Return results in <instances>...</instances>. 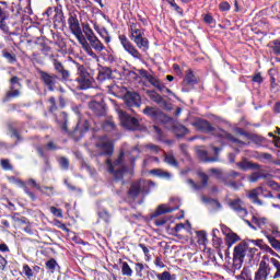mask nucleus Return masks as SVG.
<instances>
[{
	"label": "nucleus",
	"instance_id": "nucleus-7",
	"mask_svg": "<svg viewBox=\"0 0 280 280\" xmlns=\"http://www.w3.org/2000/svg\"><path fill=\"white\" fill-rule=\"evenodd\" d=\"M118 38H119L120 45L122 46L125 51H127V54H129V56H131L136 60H141V58H143L141 52H139L137 47H135V45H132V43H130V39H128V37H126V35H119Z\"/></svg>",
	"mask_w": 280,
	"mask_h": 280
},
{
	"label": "nucleus",
	"instance_id": "nucleus-33",
	"mask_svg": "<svg viewBox=\"0 0 280 280\" xmlns=\"http://www.w3.org/2000/svg\"><path fill=\"white\" fill-rule=\"evenodd\" d=\"M252 222H253V224H256L258 226V229H264V226H266V224L268 222V219L253 217Z\"/></svg>",
	"mask_w": 280,
	"mask_h": 280
},
{
	"label": "nucleus",
	"instance_id": "nucleus-52",
	"mask_svg": "<svg viewBox=\"0 0 280 280\" xmlns=\"http://www.w3.org/2000/svg\"><path fill=\"white\" fill-rule=\"evenodd\" d=\"M57 266H58V262H56L55 259H50L46 262V268H48V270H51V272H54V270H56Z\"/></svg>",
	"mask_w": 280,
	"mask_h": 280
},
{
	"label": "nucleus",
	"instance_id": "nucleus-6",
	"mask_svg": "<svg viewBox=\"0 0 280 280\" xmlns=\"http://www.w3.org/2000/svg\"><path fill=\"white\" fill-rule=\"evenodd\" d=\"M259 196H262L264 198H272V192H267L264 188V186H258L252 190L248 191L247 198L252 200L254 205H258L261 207L264 205V201L259 199Z\"/></svg>",
	"mask_w": 280,
	"mask_h": 280
},
{
	"label": "nucleus",
	"instance_id": "nucleus-18",
	"mask_svg": "<svg viewBox=\"0 0 280 280\" xmlns=\"http://www.w3.org/2000/svg\"><path fill=\"white\" fill-rule=\"evenodd\" d=\"M8 180L12 185H18L19 187H22L24 189L25 194L31 197V199L36 200V196H34V192L30 191V188H27V186L25 185V183H23V180L16 178L14 176L8 177Z\"/></svg>",
	"mask_w": 280,
	"mask_h": 280
},
{
	"label": "nucleus",
	"instance_id": "nucleus-45",
	"mask_svg": "<svg viewBox=\"0 0 280 280\" xmlns=\"http://www.w3.org/2000/svg\"><path fill=\"white\" fill-rule=\"evenodd\" d=\"M98 218L104 222H110V214L106 210L98 211Z\"/></svg>",
	"mask_w": 280,
	"mask_h": 280
},
{
	"label": "nucleus",
	"instance_id": "nucleus-63",
	"mask_svg": "<svg viewBox=\"0 0 280 280\" xmlns=\"http://www.w3.org/2000/svg\"><path fill=\"white\" fill-rule=\"evenodd\" d=\"M0 30L1 32H4V34H7L8 30H10L5 23V20H0Z\"/></svg>",
	"mask_w": 280,
	"mask_h": 280
},
{
	"label": "nucleus",
	"instance_id": "nucleus-35",
	"mask_svg": "<svg viewBox=\"0 0 280 280\" xmlns=\"http://www.w3.org/2000/svg\"><path fill=\"white\" fill-rule=\"evenodd\" d=\"M121 273L124 277L132 276V268H130V265H128L126 261L121 264Z\"/></svg>",
	"mask_w": 280,
	"mask_h": 280
},
{
	"label": "nucleus",
	"instance_id": "nucleus-1",
	"mask_svg": "<svg viewBox=\"0 0 280 280\" xmlns=\"http://www.w3.org/2000/svg\"><path fill=\"white\" fill-rule=\"evenodd\" d=\"M195 126L198 130H201L202 132H209L210 135H218L221 139H226L230 143H233L234 145H238V148H242L244 145V142L237 138H235L233 135L222 130L217 129L215 127L211 126V122L208 120H197L195 122Z\"/></svg>",
	"mask_w": 280,
	"mask_h": 280
},
{
	"label": "nucleus",
	"instance_id": "nucleus-12",
	"mask_svg": "<svg viewBox=\"0 0 280 280\" xmlns=\"http://www.w3.org/2000/svg\"><path fill=\"white\" fill-rule=\"evenodd\" d=\"M38 74L42 82H44L45 86H47L48 91H54V86H56L58 77L56 74H50L49 72H45L43 70H39Z\"/></svg>",
	"mask_w": 280,
	"mask_h": 280
},
{
	"label": "nucleus",
	"instance_id": "nucleus-53",
	"mask_svg": "<svg viewBox=\"0 0 280 280\" xmlns=\"http://www.w3.org/2000/svg\"><path fill=\"white\" fill-rule=\"evenodd\" d=\"M147 150H150L152 154H159V152L161 151V148H159V145L150 143V144H147Z\"/></svg>",
	"mask_w": 280,
	"mask_h": 280
},
{
	"label": "nucleus",
	"instance_id": "nucleus-17",
	"mask_svg": "<svg viewBox=\"0 0 280 280\" xmlns=\"http://www.w3.org/2000/svg\"><path fill=\"white\" fill-rule=\"evenodd\" d=\"M199 178L201 180L200 186H198V184H196L194 179H187L186 183L187 185H189L191 189H195V190L202 189V187H207V183L209 182V176H207V174L205 173H199Z\"/></svg>",
	"mask_w": 280,
	"mask_h": 280
},
{
	"label": "nucleus",
	"instance_id": "nucleus-20",
	"mask_svg": "<svg viewBox=\"0 0 280 280\" xmlns=\"http://www.w3.org/2000/svg\"><path fill=\"white\" fill-rule=\"evenodd\" d=\"M142 191H143V183L135 182L128 191L129 198H137V196H139Z\"/></svg>",
	"mask_w": 280,
	"mask_h": 280
},
{
	"label": "nucleus",
	"instance_id": "nucleus-43",
	"mask_svg": "<svg viewBox=\"0 0 280 280\" xmlns=\"http://www.w3.org/2000/svg\"><path fill=\"white\" fill-rule=\"evenodd\" d=\"M197 242L198 244H207V232L205 231H199L197 232Z\"/></svg>",
	"mask_w": 280,
	"mask_h": 280
},
{
	"label": "nucleus",
	"instance_id": "nucleus-24",
	"mask_svg": "<svg viewBox=\"0 0 280 280\" xmlns=\"http://www.w3.org/2000/svg\"><path fill=\"white\" fill-rule=\"evenodd\" d=\"M238 170H243V172H246V170H259V164L248 162L247 160H243L242 162H238L237 164Z\"/></svg>",
	"mask_w": 280,
	"mask_h": 280
},
{
	"label": "nucleus",
	"instance_id": "nucleus-11",
	"mask_svg": "<svg viewBox=\"0 0 280 280\" xmlns=\"http://www.w3.org/2000/svg\"><path fill=\"white\" fill-rule=\"evenodd\" d=\"M268 275H270V265L268 264V258H262L258 270L255 272L254 280H268Z\"/></svg>",
	"mask_w": 280,
	"mask_h": 280
},
{
	"label": "nucleus",
	"instance_id": "nucleus-16",
	"mask_svg": "<svg viewBox=\"0 0 280 280\" xmlns=\"http://www.w3.org/2000/svg\"><path fill=\"white\" fill-rule=\"evenodd\" d=\"M129 33H130L131 40H135L136 38H140L141 36H145V31L141 28V25L135 22H130Z\"/></svg>",
	"mask_w": 280,
	"mask_h": 280
},
{
	"label": "nucleus",
	"instance_id": "nucleus-38",
	"mask_svg": "<svg viewBox=\"0 0 280 280\" xmlns=\"http://www.w3.org/2000/svg\"><path fill=\"white\" fill-rule=\"evenodd\" d=\"M2 56L10 62V65H13V62H16V55L10 54L8 50H2Z\"/></svg>",
	"mask_w": 280,
	"mask_h": 280
},
{
	"label": "nucleus",
	"instance_id": "nucleus-46",
	"mask_svg": "<svg viewBox=\"0 0 280 280\" xmlns=\"http://www.w3.org/2000/svg\"><path fill=\"white\" fill-rule=\"evenodd\" d=\"M58 162H59L61 170H69V159L59 158Z\"/></svg>",
	"mask_w": 280,
	"mask_h": 280
},
{
	"label": "nucleus",
	"instance_id": "nucleus-37",
	"mask_svg": "<svg viewBox=\"0 0 280 280\" xmlns=\"http://www.w3.org/2000/svg\"><path fill=\"white\" fill-rule=\"evenodd\" d=\"M224 185H226L228 187H231V189H240L241 187H243L242 183H237L233 179H225L224 180Z\"/></svg>",
	"mask_w": 280,
	"mask_h": 280
},
{
	"label": "nucleus",
	"instance_id": "nucleus-19",
	"mask_svg": "<svg viewBox=\"0 0 280 280\" xmlns=\"http://www.w3.org/2000/svg\"><path fill=\"white\" fill-rule=\"evenodd\" d=\"M89 108H91V110H93V113L98 116L105 115L106 113V105L96 101L90 102Z\"/></svg>",
	"mask_w": 280,
	"mask_h": 280
},
{
	"label": "nucleus",
	"instance_id": "nucleus-44",
	"mask_svg": "<svg viewBox=\"0 0 280 280\" xmlns=\"http://www.w3.org/2000/svg\"><path fill=\"white\" fill-rule=\"evenodd\" d=\"M143 270H145V266L141 262H137L135 267L137 277H143Z\"/></svg>",
	"mask_w": 280,
	"mask_h": 280
},
{
	"label": "nucleus",
	"instance_id": "nucleus-64",
	"mask_svg": "<svg viewBox=\"0 0 280 280\" xmlns=\"http://www.w3.org/2000/svg\"><path fill=\"white\" fill-rule=\"evenodd\" d=\"M59 73H61L62 80H69L71 73L68 70H62Z\"/></svg>",
	"mask_w": 280,
	"mask_h": 280
},
{
	"label": "nucleus",
	"instance_id": "nucleus-58",
	"mask_svg": "<svg viewBox=\"0 0 280 280\" xmlns=\"http://www.w3.org/2000/svg\"><path fill=\"white\" fill-rule=\"evenodd\" d=\"M50 212L52 215H56V218H62V210L57 209L56 207H50Z\"/></svg>",
	"mask_w": 280,
	"mask_h": 280
},
{
	"label": "nucleus",
	"instance_id": "nucleus-54",
	"mask_svg": "<svg viewBox=\"0 0 280 280\" xmlns=\"http://www.w3.org/2000/svg\"><path fill=\"white\" fill-rule=\"evenodd\" d=\"M241 279L243 280H249L250 279V269L248 268H243L241 272Z\"/></svg>",
	"mask_w": 280,
	"mask_h": 280
},
{
	"label": "nucleus",
	"instance_id": "nucleus-57",
	"mask_svg": "<svg viewBox=\"0 0 280 280\" xmlns=\"http://www.w3.org/2000/svg\"><path fill=\"white\" fill-rule=\"evenodd\" d=\"M1 167L7 172L12 170V164H10V160H1Z\"/></svg>",
	"mask_w": 280,
	"mask_h": 280
},
{
	"label": "nucleus",
	"instance_id": "nucleus-9",
	"mask_svg": "<svg viewBox=\"0 0 280 280\" xmlns=\"http://www.w3.org/2000/svg\"><path fill=\"white\" fill-rule=\"evenodd\" d=\"M124 102L127 108H139L141 106V96L137 92H127L124 95Z\"/></svg>",
	"mask_w": 280,
	"mask_h": 280
},
{
	"label": "nucleus",
	"instance_id": "nucleus-29",
	"mask_svg": "<svg viewBox=\"0 0 280 280\" xmlns=\"http://www.w3.org/2000/svg\"><path fill=\"white\" fill-rule=\"evenodd\" d=\"M237 242H240V236L235 232H229L226 234V244L229 248H231L233 244H237Z\"/></svg>",
	"mask_w": 280,
	"mask_h": 280
},
{
	"label": "nucleus",
	"instance_id": "nucleus-32",
	"mask_svg": "<svg viewBox=\"0 0 280 280\" xmlns=\"http://www.w3.org/2000/svg\"><path fill=\"white\" fill-rule=\"evenodd\" d=\"M103 129L105 130V132H110V131L115 130V121H113L112 118L106 119L103 122Z\"/></svg>",
	"mask_w": 280,
	"mask_h": 280
},
{
	"label": "nucleus",
	"instance_id": "nucleus-50",
	"mask_svg": "<svg viewBox=\"0 0 280 280\" xmlns=\"http://www.w3.org/2000/svg\"><path fill=\"white\" fill-rule=\"evenodd\" d=\"M268 240L272 248H275L276 250H280V242L277 241V238L269 236Z\"/></svg>",
	"mask_w": 280,
	"mask_h": 280
},
{
	"label": "nucleus",
	"instance_id": "nucleus-10",
	"mask_svg": "<svg viewBox=\"0 0 280 280\" xmlns=\"http://www.w3.org/2000/svg\"><path fill=\"white\" fill-rule=\"evenodd\" d=\"M229 207L232 208V210L235 211L236 215H238V218H242V220H244V218L248 215V210L246 209V207H244V201H242V199L240 198L230 200Z\"/></svg>",
	"mask_w": 280,
	"mask_h": 280
},
{
	"label": "nucleus",
	"instance_id": "nucleus-5",
	"mask_svg": "<svg viewBox=\"0 0 280 280\" xmlns=\"http://www.w3.org/2000/svg\"><path fill=\"white\" fill-rule=\"evenodd\" d=\"M115 110L120 119V124L122 128L127 130H139V120L119 108V106H115Z\"/></svg>",
	"mask_w": 280,
	"mask_h": 280
},
{
	"label": "nucleus",
	"instance_id": "nucleus-36",
	"mask_svg": "<svg viewBox=\"0 0 280 280\" xmlns=\"http://www.w3.org/2000/svg\"><path fill=\"white\" fill-rule=\"evenodd\" d=\"M174 132L176 135V137H185V135H187L188 130L185 126H175L174 127Z\"/></svg>",
	"mask_w": 280,
	"mask_h": 280
},
{
	"label": "nucleus",
	"instance_id": "nucleus-61",
	"mask_svg": "<svg viewBox=\"0 0 280 280\" xmlns=\"http://www.w3.org/2000/svg\"><path fill=\"white\" fill-rule=\"evenodd\" d=\"M252 141H254V143H257V145L264 143V138L261 136H252Z\"/></svg>",
	"mask_w": 280,
	"mask_h": 280
},
{
	"label": "nucleus",
	"instance_id": "nucleus-2",
	"mask_svg": "<svg viewBox=\"0 0 280 280\" xmlns=\"http://www.w3.org/2000/svg\"><path fill=\"white\" fill-rule=\"evenodd\" d=\"M264 241L261 240H247V242L240 243L234 248V257L242 259L244 261V257H247L248 261L255 257V253H257V248L253 246H261Z\"/></svg>",
	"mask_w": 280,
	"mask_h": 280
},
{
	"label": "nucleus",
	"instance_id": "nucleus-59",
	"mask_svg": "<svg viewBox=\"0 0 280 280\" xmlns=\"http://www.w3.org/2000/svg\"><path fill=\"white\" fill-rule=\"evenodd\" d=\"M219 8L222 12H229V10H231V4H229V2H221Z\"/></svg>",
	"mask_w": 280,
	"mask_h": 280
},
{
	"label": "nucleus",
	"instance_id": "nucleus-56",
	"mask_svg": "<svg viewBox=\"0 0 280 280\" xmlns=\"http://www.w3.org/2000/svg\"><path fill=\"white\" fill-rule=\"evenodd\" d=\"M272 51L276 56H280V40L273 42Z\"/></svg>",
	"mask_w": 280,
	"mask_h": 280
},
{
	"label": "nucleus",
	"instance_id": "nucleus-8",
	"mask_svg": "<svg viewBox=\"0 0 280 280\" xmlns=\"http://www.w3.org/2000/svg\"><path fill=\"white\" fill-rule=\"evenodd\" d=\"M68 25L70 27V32L75 36L77 40H82L86 38L82 34V27H80V21L78 20V15L75 13H71L68 19Z\"/></svg>",
	"mask_w": 280,
	"mask_h": 280
},
{
	"label": "nucleus",
	"instance_id": "nucleus-42",
	"mask_svg": "<svg viewBox=\"0 0 280 280\" xmlns=\"http://www.w3.org/2000/svg\"><path fill=\"white\" fill-rule=\"evenodd\" d=\"M126 156L129 159L130 163H135V159H137V156H139V148L138 147L133 148L130 151V153Z\"/></svg>",
	"mask_w": 280,
	"mask_h": 280
},
{
	"label": "nucleus",
	"instance_id": "nucleus-26",
	"mask_svg": "<svg viewBox=\"0 0 280 280\" xmlns=\"http://www.w3.org/2000/svg\"><path fill=\"white\" fill-rule=\"evenodd\" d=\"M81 32H83L84 36H85V40H91V38H94L95 32H93V28H91V25L89 23H83L82 24V30Z\"/></svg>",
	"mask_w": 280,
	"mask_h": 280
},
{
	"label": "nucleus",
	"instance_id": "nucleus-21",
	"mask_svg": "<svg viewBox=\"0 0 280 280\" xmlns=\"http://www.w3.org/2000/svg\"><path fill=\"white\" fill-rule=\"evenodd\" d=\"M148 96L152 102H155V104H159V106H161L162 108H165V106H167V102H165L163 96H161L159 93L154 91H149Z\"/></svg>",
	"mask_w": 280,
	"mask_h": 280
},
{
	"label": "nucleus",
	"instance_id": "nucleus-60",
	"mask_svg": "<svg viewBox=\"0 0 280 280\" xmlns=\"http://www.w3.org/2000/svg\"><path fill=\"white\" fill-rule=\"evenodd\" d=\"M54 67H55L56 71H57L58 73H60V72L65 69V67L62 66V63H61L60 61H58V60H55V61H54Z\"/></svg>",
	"mask_w": 280,
	"mask_h": 280
},
{
	"label": "nucleus",
	"instance_id": "nucleus-4",
	"mask_svg": "<svg viewBox=\"0 0 280 280\" xmlns=\"http://www.w3.org/2000/svg\"><path fill=\"white\" fill-rule=\"evenodd\" d=\"M77 82L81 91H86L93 85V77L83 65L77 63Z\"/></svg>",
	"mask_w": 280,
	"mask_h": 280
},
{
	"label": "nucleus",
	"instance_id": "nucleus-48",
	"mask_svg": "<svg viewBox=\"0 0 280 280\" xmlns=\"http://www.w3.org/2000/svg\"><path fill=\"white\" fill-rule=\"evenodd\" d=\"M20 88L12 89L10 88V91L7 93V97H19L21 95V92L19 91Z\"/></svg>",
	"mask_w": 280,
	"mask_h": 280
},
{
	"label": "nucleus",
	"instance_id": "nucleus-62",
	"mask_svg": "<svg viewBox=\"0 0 280 280\" xmlns=\"http://www.w3.org/2000/svg\"><path fill=\"white\" fill-rule=\"evenodd\" d=\"M5 266H8V260L5 259V257L0 255V270H5Z\"/></svg>",
	"mask_w": 280,
	"mask_h": 280
},
{
	"label": "nucleus",
	"instance_id": "nucleus-40",
	"mask_svg": "<svg viewBox=\"0 0 280 280\" xmlns=\"http://www.w3.org/2000/svg\"><path fill=\"white\" fill-rule=\"evenodd\" d=\"M243 264H244V260L242 258H238L237 256H234V258H233V270H234V272L236 270H241Z\"/></svg>",
	"mask_w": 280,
	"mask_h": 280
},
{
	"label": "nucleus",
	"instance_id": "nucleus-30",
	"mask_svg": "<svg viewBox=\"0 0 280 280\" xmlns=\"http://www.w3.org/2000/svg\"><path fill=\"white\" fill-rule=\"evenodd\" d=\"M143 113L147 115V117H151V119H156V117H159V109L154 107L147 106L143 109Z\"/></svg>",
	"mask_w": 280,
	"mask_h": 280
},
{
	"label": "nucleus",
	"instance_id": "nucleus-3",
	"mask_svg": "<svg viewBox=\"0 0 280 280\" xmlns=\"http://www.w3.org/2000/svg\"><path fill=\"white\" fill-rule=\"evenodd\" d=\"M125 159H126V154L121 152L116 161L110 162V160L108 159L105 161L107 171L109 172V174H113V176L117 180L124 178V172L128 170Z\"/></svg>",
	"mask_w": 280,
	"mask_h": 280
},
{
	"label": "nucleus",
	"instance_id": "nucleus-14",
	"mask_svg": "<svg viewBox=\"0 0 280 280\" xmlns=\"http://www.w3.org/2000/svg\"><path fill=\"white\" fill-rule=\"evenodd\" d=\"M96 148H98L100 150H102V154H107L110 155L113 154V141H110V139H108V137L104 136L102 137L98 142L96 143Z\"/></svg>",
	"mask_w": 280,
	"mask_h": 280
},
{
	"label": "nucleus",
	"instance_id": "nucleus-27",
	"mask_svg": "<svg viewBox=\"0 0 280 280\" xmlns=\"http://www.w3.org/2000/svg\"><path fill=\"white\" fill-rule=\"evenodd\" d=\"M150 174H152V176H158V178H172V174L170 172L163 171L161 168H153L150 171Z\"/></svg>",
	"mask_w": 280,
	"mask_h": 280
},
{
	"label": "nucleus",
	"instance_id": "nucleus-25",
	"mask_svg": "<svg viewBox=\"0 0 280 280\" xmlns=\"http://www.w3.org/2000/svg\"><path fill=\"white\" fill-rule=\"evenodd\" d=\"M79 44L81 45L82 49H84L88 54V56H91V58H97V55L93 51V48L86 40V37L79 40Z\"/></svg>",
	"mask_w": 280,
	"mask_h": 280
},
{
	"label": "nucleus",
	"instance_id": "nucleus-41",
	"mask_svg": "<svg viewBox=\"0 0 280 280\" xmlns=\"http://www.w3.org/2000/svg\"><path fill=\"white\" fill-rule=\"evenodd\" d=\"M270 261H271L272 266H275L276 269H277L276 273L273 275V279H279V277H280V261L277 260L276 258H271Z\"/></svg>",
	"mask_w": 280,
	"mask_h": 280
},
{
	"label": "nucleus",
	"instance_id": "nucleus-23",
	"mask_svg": "<svg viewBox=\"0 0 280 280\" xmlns=\"http://www.w3.org/2000/svg\"><path fill=\"white\" fill-rule=\"evenodd\" d=\"M132 42L137 45L138 49H141L142 51H148L150 49V42L144 35L137 37Z\"/></svg>",
	"mask_w": 280,
	"mask_h": 280
},
{
	"label": "nucleus",
	"instance_id": "nucleus-47",
	"mask_svg": "<svg viewBox=\"0 0 280 280\" xmlns=\"http://www.w3.org/2000/svg\"><path fill=\"white\" fill-rule=\"evenodd\" d=\"M98 35L102 36L107 45L108 43H110V35L108 34V31L106 28H102V32H100Z\"/></svg>",
	"mask_w": 280,
	"mask_h": 280
},
{
	"label": "nucleus",
	"instance_id": "nucleus-34",
	"mask_svg": "<svg viewBox=\"0 0 280 280\" xmlns=\"http://www.w3.org/2000/svg\"><path fill=\"white\" fill-rule=\"evenodd\" d=\"M164 161L165 163H167V165H172V167L178 166V162L176 161V158H174V154L172 153L165 154Z\"/></svg>",
	"mask_w": 280,
	"mask_h": 280
},
{
	"label": "nucleus",
	"instance_id": "nucleus-28",
	"mask_svg": "<svg viewBox=\"0 0 280 280\" xmlns=\"http://www.w3.org/2000/svg\"><path fill=\"white\" fill-rule=\"evenodd\" d=\"M172 211H175L174 208H170L165 205L159 206L156 211L152 214V218H158V215H163V213H172Z\"/></svg>",
	"mask_w": 280,
	"mask_h": 280
},
{
	"label": "nucleus",
	"instance_id": "nucleus-55",
	"mask_svg": "<svg viewBox=\"0 0 280 280\" xmlns=\"http://www.w3.org/2000/svg\"><path fill=\"white\" fill-rule=\"evenodd\" d=\"M11 89H18L21 88V83L19 82V77H13L11 80Z\"/></svg>",
	"mask_w": 280,
	"mask_h": 280
},
{
	"label": "nucleus",
	"instance_id": "nucleus-51",
	"mask_svg": "<svg viewBox=\"0 0 280 280\" xmlns=\"http://www.w3.org/2000/svg\"><path fill=\"white\" fill-rule=\"evenodd\" d=\"M23 272L26 275L27 279H31L34 277V272L32 271V268L28 267V265L23 266Z\"/></svg>",
	"mask_w": 280,
	"mask_h": 280
},
{
	"label": "nucleus",
	"instance_id": "nucleus-13",
	"mask_svg": "<svg viewBox=\"0 0 280 280\" xmlns=\"http://www.w3.org/2000/svg\"><path fill=\"white\" fill-rule=\"evenodd\" d=\"M214 158H209V153L203 150L202 148H197V156L198 159H200V161H203V163H215V161H218V154H220V148L214 147Z\"/></svg>",
	"mask_w": 280,
	"mask_h": 280
},
{
	"label": "nucleus",
	"instance_id": "nucleus-49",
	"mask_svg": "<svg viewBox=\"0 0 280 280\" xmlns=\"http://www.w3.org/2000/svg\"><path fill=\"white\" fill-rule=\"evenodd\" d=\"M156 278L159 280H172V275L168 271H164L162 273H158Z\"/></svg>",
	"mask_w": 280,
	"mask_h": 280
},
{
	"label": "nucleus",
	"instance_id": "nucleus-22",
	"mask_svg": "<svg viewBox=\"0 0 280 280\" xmlns=\"http://www.w3.org/2000/svg\"><path fill=\"white\" fill-rule=\"evenodd\" d=\"M88 43L90 47L94 49V51L102 52L104 51V49H106V47L104 46V44H102V40H100L97 36L92 37L91 39L88 40Z\"/></svg>",
	"mask_w": 280,
	"mask_h": 280
},
{
	"label": "nucleus",
	"instance_id": "nucleus-31",
	"mask_svg": "<svg viewBox=\"0 0 280 280\" xmlns=\"http://www.w3.org/2000/svg\"><path fill=\"white\" fill-rule=\"evenodd\" d=\"M260 178H266V173H262L260 171L255 172L248 177V180L249 183H257V180H260Z\"/></svg>",
	"mask_w": 280,
	"mask_h": 280
},
{
	"label": "nucleus",
	"instance_id": "nucleus-39",
	"mask_svg": "<svg viewBox=\"0 0 280 280\" xmlns=\"http://www.w3.org/2000/svg\"><path fill=\"white\" fill-rule=\"evenodd\" d=\"M185 82H187V84H197L198 80H196V75H194V72L191 70H188L186 78H185Z\"/></svg>",
	"mask_w": 280,
	"mask_h": 280
},
{
	"label": "nucleus",
	"instance_id": "nucleus-15",
	"mask_svg": "<svg viewBox=\"0 0 280 280\" xmlns=\"http://www.w3.org/2000/svg\"><path fill=\"white\" fill-rule=\"evenodd\" d=\"M142 78H145V80H148V82L154 86L155 89H158V91H160V93H163V91H165V84H163V82H161V80H159L156 77L148 73L147 71H143L141 73Z\"/></svg>",
	"mask_w": 280,
	"mask_h": 280
}]
</instances>
